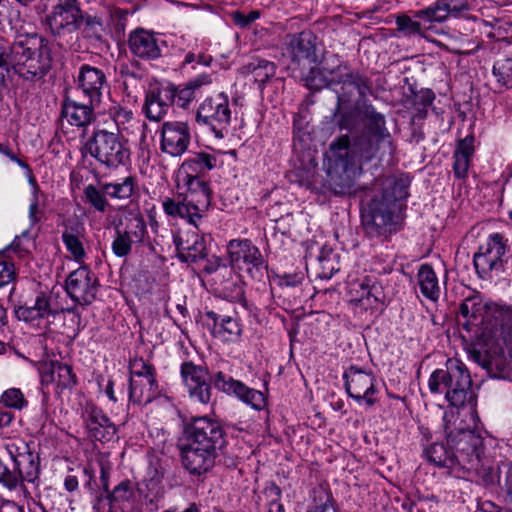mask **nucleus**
<instances>
[{"mask_svg": "<svg viewBox=\"0 0 512 512\" xmlns=\"http://www.w3.org/2000/svg\"><path fill=\"white\" fill-rule=\"evenodd\" d=\"M305 81L309 89L329 87L336 93L333 119L340 130L350 132L329 144L326 155L330 170L351 179L360 175L365 165L393 157L396 145L386 127L385 116L365 101L362 106L356 105L355 109L347 107L356 96L364 100L372 93L370 80L366 76L350 69L337 54H331L325 59L321 70L310 67Z\"/></svg>", "mask_w": 512, "mask_h": 512, "instance_id": "1", "label": "nucleus"}, {"mask_svg": "<svg viewBox=\"0 0 512 512\" xmlns=\"http://www.w3.org/2000/svg\"><path fill=\"white\" fill-rule=\"evenodd\" d=\"M226 445L221 423L208 416L194 417L185 423L177 443L183 468L193 476L208 473Z\"/></svg>", "mask_w": 512, "mask_h": 512, "instance_id": "2", "label": "nucleus"}, {"mask_svg": "<svg viewBox=\"0 0 512 512\" xmlns=\"http://www.w3.org/2000/svg\"><path fill=\"white\" fill-rule=\"evenodd\" d=\"M409 186L410 178L406 175L389 176L382 182V192L375 195L361 213L362 225L368 237L386 240L401 229V214L409 195Z\"/></svg>", "mask_w": 512, "mask_h": 512, "instance_id": "3", "label": "nucleus"}, {"mask_svg": "<svg viewBox=\"0 0 512 512\" xmlns=\"http://www.w3.org/2000/svg\"><path fill=\"white\" fill-rule=\"evenodd\" d=\"M51 67L49 42L36 33L18 35L11 46L0 42V86L11 74L26 81L40 80Z\"/></svg>", "mask_w": 512, "mask_h": 512, "instance_id": "4", "label": "nucleus"}, {"mask_svg": "<svg viewBox=\"0 0 512 512\" xmlns=\"http://www.w3.org/2000/svg\"><path fill=\"white\" fill-rule=\"evenodd\" d=\"M432 394H444L450 406L469 407L476 412L477 394L466 366L458 359H448L445 368L434 370L428 380Z\"/></svg>", "mask_w": 512, "mask_h": 512, "instance_id": "5", "label": "nucleus"}, {"mask_svg": "<svg viewBox=\"0 0 512 512\" xmlns=\"http://www.w3.org/2000/svg\"><path fill=\"white\" fill-rule=\"evenodd\" d=\"M84 149L108 170H116L130 162L131 150L128 141L119 132L97 129L86 141Z\"/></svg>", "mask_w": 512, "mask_h": 512, "instance_id": "6", "label": "nucleus"}, {"mask_svg": "<svg viewBox=\"0 0 512 512\" xmlns=\"http://www.w3.org/2000/svg\"><path fill=\"white\" fill-rule=\"evenodd\" d=\"M232 111L227 94L221 92L205 98L196 111L195 122L209 130L218 139L229 134Z\"/></svg>", "mask_w": 512, "mask_h": 512, "instance_id": "7", "label": "nucleus"}, {"mask_svg": "<svg viewBox=\"0 0 512 512\" xmlns=\"http://www.w3.org/2000/svg\"><path fill=\"white\" fill-rule=\"evenodd\" d=\"M508 251L507 238L498 232L490 234L473 256V264L479 277L484 279L494 270H503L507 263Z\"/></svg>", "mask_w": 512, "mask_h": 512, "instance_id": "8", "label": "nucleus"}, {"mask_svg": "<svg viewBox=\"0 0 512 512\" xmlns=\"http://www.w3.org/2000/svg\"><path fill=\"white\" fill-rule=\"evenodd\" d=\"M232 266L245 268L248 274L258 281L262 280L268 264L259 248L249 239H233L227 245Z\"/></svg>", "mask_w": 512, "mask_h": 512, "instance_id": "9", "label": "nucleus"}, {"mask_svg": "<svg viewBox=\"0 0 512 512\" xmlns=\"http://www.w3.org/2000/svg\"><path fill=\"white\" fill-rule=\"evenodd\" d=\"M345 390L359 405L374 406L377 402L376 376L371 370L351 365L343 373Z\"/></svg>", "mask_w": 512, "mask_h": 512, "instance_id": "10", "label": "nucleus"}, {"mask_svg": "<svg viewBox=\"0 0 512 512\" xmlns=\"http://www.w3.org/2000/svg\"><path fill=\"white\" fill-rule=\"evenodd\" d=\"M447 444L456 456L457 468H477L483 453V438L470 429H458L447 433Z\"/></svg>", "mask_w": 512, "mask_h": 512, "instance_id": "11", "label": "nucleus"}, {"mask_svg": "<svg viewBox=\"0 0 512 512\" xmlns=\"http://www.w3.org/2000/svg\"><path fill=\"white\" fill-rule=\"evenodd\" d=\"M80 20L82 9L78 0H57L46 16L50 32L57 37L78 31Z\"/></svg>", "mask_w": 512, "mask_h": 512, "instance_id": "12", "label": "nucleus"}, {"mask_svg": "<svg viewBox=\"0 0 512 512\" xmlns=\"http://www.w3.org/2000/svg\"><path fill=\"white\" fill-rule=\"evenodd\" d=\"M180 375L190 399L201 404H208L212 397V375L208 368L185 361L180 366Z\"/></svg>", "mask_w": 512, "mask_h": 512, "instance_id": "13", "label": "nucleus"}, {"mask_svg": "<svg viewBox=\"0 0 512 512\" xmlns=\"http://www.w3.org/2000/svg\"><path fill=\"white\" fill-rule=\"evenodd\" d=\"M6 450L14 462L11 474L16 476V487L23 481L34 483L39 478V455L30 451L29 444L20 440L9 443Z\"/></svg>", "mask_w": 512, "mask_h": 512, "instance_id": "14", "label": "nucleus"}, {"mask_svg": "<svg viewBox=\"0 0 512 512\" xmlns=\"http://www.w3.org/2000/svg\"><path fill=\"white\" fill-rule=\"evenodd\" d=\"M211 379L217 390L229 396H235L256 411H261L266 405L265 396L261 391L248 387L222 371L213 373Z\"/></svg>", "mask_w": 512, "mask_h": 512, "instance_id": "15", "label": "nucleus"}, {"mask_svg": "<svg viewBox=\"0 0 512 512\" xmlns=\"http://www.w3.org/2000/svg\"><path fill=\"white\" fill-rule=\"evenodd\" d=\"M287 54L290 57L289 67L292 69H302L307 65L317 64V36L304 30L300 33L288 35Z\"/></svg>", "mask_w": 512, "mask_h": 512, "instance_id": "16", "label": "nucleus"}, {"mask_svg": "<svg viewBox=\"0 0 512 512\" xmlns=\"http://www.w3.org/2000/svg\"><path fill=\"white\" fill-rule=\"evenodd\" d=\"M98 279L87 267L82 266L69 274L65 289L69 297L79 305H90L98 291Z\"/></svg>", "mask_w": 512, "mask_h": 512, "instance_id": "17", "label": "nucleus"}, {"mask_svg": "<svg viewBox=\"0 0 512 512\" xmlns=\"http://www.w3.org/2000/svg\"><path fill=\"white\" fill-rule=\"evenodd\" d=\"M191 129L184 121H166L160 128V150L171 157H181L191 143Z\"/></svg>", "mask_w": 512, "mask_h": 512, "instance_id": "18", "label": "nucleus"}, {"mask_svg": "<svg viewBox=\"0 0 512 512\" xmlns=\"http://www.w3.org/2000/svg\"><path fill=\"white\" fill-rule=\"evenodd\" d=\"M75 90L81 93L85 100L101 103L103 91L108 87L104 71L98 67L82 64L74 76Z\"/></svg>", "mask_w": 512, "mask_h": 512, "instance_id": "19", "label": "nucleus"}, {"mask_svg": "<svg viewBox=\"0 0 512 512\" xmlns=\"http://www.w3.org/2000/svg\"><path fill=\"white\" fill-rule=\"evenodd\" d=\"M460 314L468 321H478L496 327L503 318L504 310L496 303H483L480 295L467 297L460 305Z\"/></svg>", "mask_w": 512, "mask_h": 512, "instance_id": "20", "label": "nucleus"}, {"mask_svg": "<svg viewBox=\"0 0 512 512\" xmlns=\"http://www.w3.org/2000/svg\"><path fill=\"white\" fill-rule=\"evenodd\" d=\"M128 47L130 53L139 60L153 61L162 56L165 42L155 33L138 28L129 33Z\"/></svg>", "mask_w": 512, "mask_h": 512, "instance_id": "21", "label": "nucleus"}, {"mask_svg": "<svg viewBox=\"0 0 512 512\" xmlns=\"http://www.w3.org/2000/svg\"><path fill=\"white\" fill-rule=\"evenodd\" d=\"M177 257L182 263H196L208 256V249L204 235L187 231L173 235Z\"/></svg>", "mask_w": 512, "mask_h": 512, "instance_id": "22", "label": "nucleus"}, {"mask_svg": "<svg viewBox=\"0 0 512 512\" xmlns=\"http://www.w3.org/2000/svg\"><path fill=\"white\" fill-rule=\"evenodd\" d=\"M469 11L467 0H436L427 8L414 12V17L428 23H443L450 17H460Z\"/></svg>", "mask_w": 512, "mask_h": 512, "instance_id": "23", "label": "nucleus"}, {"mask_svg": "<svg viewBox=\"0 0 512 512\" xmlns=\"http://www.w3.org/2000/svg\"><path fill=\"white\" fill-rule=\"evenodd\" d=\"M83 419L91 437L97 441L112 440L117 432L115 424L94 404H87L83 410Z\"/></svg>", "mask_w": 512, "mask_h": 512, "instance_id": "24", "label": "nucleus"}, {"mask_svg": "<svg viewBox=\"0 0 512 512\" xmlns=\"http://www.w3.org/2000/svg\"><path fill=\"white\" fill-rule=\"evenodd\" d=\"M100 104L92 103L90 100L78 101L66 96L62 102L61 116L67 122L78 128H85L95 121V109Z\"/></svg>", "mask_w": 512, "mask_h": 512, "instance_id": "25", "label": "nucleus"}, {"mask_svg": "<svg viewBox=\"0 0 512 512\" xmlns=\"http://www.w3.org/2000/svg\"><path fill=\"white\" fill-rule=\"evenodd\" d=\"M164 212L173 218H181L199 229L200 221L205 217L207 210L200 209L197 203L181 195L176 198L166 197L162 202Z\"/></svg>", "mask_w": 512, "mask_h": 512, "instance_id": "26", "label": "nucleus"}, {"mask_svg": "<svg viewBox=\"0 0 512 512\" xmlns=\"http://www.w3.org/2000/svg\"><path fill=\"white\" fill-rule=\"evenodd\" d=\"M207 319V326L214 337L226 342H233L240 338L242 325L237 317L225 314H218L212 310L204 313Z\"/></svg>", "mask_w": 512, "mask_h": 512, "instance_id": "27", "label": "nucleus"}, {"mask_svg": "<svg viewBox=\"0 0 512 512\" xmlns=\"http://www.w3.org/2000/svg\"><path fill=\"white\" fill-rule=\"evenodd\" d=\"M212 83L211 74H199L196 77L188 80L184 85H166L167 89L172 92V104H176L178 107L187 109L192 101L196 98L197 94L201 92L204 86Z\"/></svg>", "mask_w": 512, "mask_h": 512, "instance_id": "28", "label": "nucleus"}, {"mask_svg": "<svg viewBox=\"0 0 512 512\" xmlns=\"http://www.w3.org/2000/svg\"><path fill=\"white\" fill-rule=\"evenodd\" d=\"M165 86L151 88L145 97L144 112L150 121L159 122L172 104V92Z\"/></svg>", "mask_w": 512, "mask_h": 512, "instance_id": "29", "label": "nucleus"}, {"mask_svg": "<svg viewBox=\"0 0 512 512\" xmlns=\"http://www.w3.org/2000/svg\"><path fill=\"white\" fill-rule=\"evenodd\" d=\"M178 186L184 188L186 193L183 197L197 203L200 209L208 211L211 205L212 191L209 182L202 177H177Z\"/></svg>", "mask_w": 512, "mask_h": 512, "instance_id": "30", "label": "nucleus"}, {"mask_svg": "<svg viewBox=\"0 0 512 512\" xmlns=\"http://www.w3.org/2000/svg\"><path fill=\"white\" fill-rule=\"evenodd\" d=\"M161 395L156 376L129 379L128 400L134 405H146Z\"/></svg>", "mask_w": 512, "mask_h": 512, "instance_id": "31", "label": "nucleus"}, {"mask_svg": "<svg viewBox=\"0 0 512 512\" xmlns=\"http://www.w3.org/2000/svg\"><path fill=\"white\" fill-rule=\"evenodd\" d=\"M216 156L206 153L197 152L186 158L178 169L177 177H202L216 167Z\"/></svg>", "mask_w": 512, "mask_h": 512, "instance_id": "32", "label": "nucleus"}, {"mask_svg": "<svg viewBox=\"0 0 512 512\" xmlns=\"http://www.w3.org/2000/svg\"><path fill=\"white\" fill-rule=\"evenodd\" d=\"M444 442H433L423 445V454L428 462L434 464L438 468L447 469L449 472L457 468V459L453 449Z\"/></svg>", "mask_w": 512, "mask_h": 512, "instance_id": "33", "label": "nucleus"}, {"mask_svg": "<svg viewBox=\"0 0 512 512\" xmlns=\"http://www.w3.org/2000/svg\"><path fill=\"white\" fill-rule=\"evenodd\" d=\"M18 319L31 322L54 315L50 305V298L45 293L37 294L33 301L25 302L15 310Z\"/></svg>", "mask_w": 512, "mask_h": 512, "instance_id": "34", "label": "nucleus"}, {"mask_svg": "<svg viewBox=\"0 0 512 512\" xmlns=\"http://www.w3.org/2000/svg\"><path fill=\"white\" fill-rule=\"evenodd\" d=\"M474 141V136L468 135L457 142L453 153V173L457 179H465L467 177L471 159L475 151Z\"/></svg>", "mask_w": 512, "mask_h": 512, "instance_id": "35", "label": "nucleus"}, {"mask_svg": "<svg viewBox=\"0 0 512 512\" xmlns=\"http://www.w3.org/2000/svg\"><path fill=\"white\" fill-rule=\"evenodd\" d=\"M114 225L136 244L142 243L148 235L147 224L141 213L130 212Z\"/></svg>", "mask_w": 512, "mask_h": 512, "instance_id": "36", "label": "nucleus"}, {"mask_svg": "<svg viewBox=\"0 0 512 512\" xmlns=\"http://www.w3.org/2000/svg\"><path fill=\"white\" fill-rule=\"evenodd\" d=\"M136 490L148 510L156 511L159 509L165 494L163 483L142 480L137 483Z\"/></svg>", "mask_w": 512, "mask_h": 512, "instance_id": "37", "label": "nucleus"}, {"mask_svg": "<svg viewBox=\"0 0 512 512\" xmlns=\"http://www.w3.org/2000/svg\"><path fill=\"white\" fill-rule=\"evenodd\" d=\"M245 76L253 75L255 82L264 85L276 73V65L272 61L262 58H253L240 69Z\"/></svg>", "mask_w": 512, "mask_h": 512, "instance_id": "38", "label": "nucleus"}, {"mask_svg": "<svg viewBox=\"0 0 512 512\" xmlns=\"http://www.w3.org/2000/svg\"><path fill=\"white\" fill-rule=\"evenodd\" d=\"M420 291L424 297L437 301L440 297V286L437 275L429 264H422L417 273Z\"/></svg>", "mask_w": 512, "mask_h": 512, "instance_id": "39", "label": "nucleus"}, {"mask_svg": "<svg viewBox=\"0 0 512 512\" xmlns=\"http://www.w3.org/2000/svg\"><path fill=\"white\" fill-rule=\"evenodd\" d=\"M79 30H81L84 38L100 42L104 34L103 18L99 15H92L82 11V20L79 21Z\"/></svg>", "mask_w": 512, "mask_h": 512, "instance_id": "40", "label": "nucleus"}, {"mask_svg": "<svg viewBox=\"0 0 512 512\" xmlns=\"http://www.w3.org/2000/svg\"><path fill=\"white\" fill-rule=\"evenodd\" d=\"M102 190L112 199L126 200L136 190V180L132 176L125 177L121 182L101 183Z\"/></svg>", "mask_w": 512, "mask_h": 512, "instance_id": "41", "label": "nucleus"}, {"mask_svg": "<svg viewBox=\"0 0 512 512\" xmlns=\"http://www.w3.org/2000/svg\"><path fill=\"white\" fill-rule=\"evenodd\" d=\"M110 501L115 506L123 507L129 503L135 496V488L129 479L122 480L112 491L108 492Z\"/></svg>", "mask_w": 512, "mask_h": 512, "instance_id": "42", "label": "nucleus"}, {"mask_svg": "<svg viewBox=\"0 0 512 512\" xmlns=\"http://www.w3.org/2000/svg\"><path fill=\"white\" fill-rule=\"evenodd\" d=\"M84 198L96 211L104 213L109 207V202L106 198L107 194L100 188L89 184L84 188Z\"/></svg>", "mask_w": 512, "mask_h": 512, "instance_id": "43", "label": "nucleus"}, {"mask_svg": "<svg viewBox=\"0 0 512 512\" xmlns=\"http://www.w3.org/2000/svg\"><path fill=\"white\" fill-rule=\"evenodd\" d=\"M221 294L223 298L231 302H238L246 309H249L245 298L244 282L240 279L226 282L221 290Z\"/></svg>", "mask_w": 512, "mask_h": 512, "instance_id": "44", "label": "nucleus"}, {"mask_svg": "<svg viewBox=\"0 0 512 512\" xmlns=\"http://www.w3.org/2000/svg\"><path fill=\"white\" fill-rule=\"evenodd\" d=\"M369 281L368 276H364L353 281L349 286L351 301L358 303L365 309L370 308L369 294H366L367 290H369Z\"/></svg>", "mask_w": 512, "mask_h": 512, "instance_id": "45", "label": "nucleus"}, {"mask_svg": "<svg viewBox=\"0 0 512 512\" xmlns=\"http://www.w3.org/2000/svg\"><path fill=\"white\" fill-rule=\"evenodd\" d=\"M0 404L5 408L21 411L28 406V401L19 388H9L0 395Z\"/></svg>", "mask_w": 512, "mask_h": 512, "instance_id": "46", "label": "nucleus"}, {"mask_svg": "<svg viewBox=\"0 0 512 512\" xmlns=\"http://www.w3.org/2000/svg\"><path fill=\"white\" fill-rule=\"evenodd\" d=\"M133 244L136 243L114 225V236L111 244L113 254L116 257L125 258L131 253Z\"/></svg>", "mask_w": 512, "mask_h": 512, "instance_id": "47", "label": "nucleus"}, {"mask_svg": "<svg viewBox=\"0 0 512 512\" xmlns=\"http://www.w3.org/2000/svg\"><path fill=\"white\" fill-rule=\"evenodd\" d=\"M493 75L501 86L512 88V58L496 61L493 65Z\"/></svg>", "mask_w": 512, "mask_h": 512, "instance_id": "48", "label": "nucleus"}, {"mask_svg": "<svg viewBox=\"0 0 512 512\" xmlns=\"http://www.w3.org/2000/svg\"><path fill=\"white\" fill-rule=\"evenodd\" d=\"M416 18L410 17L406 14H401L396 17L397 30L406 37L423 35L422 25Z\"/></svg>", "mask_w": 512, "mask_h": 512, "instance_id": "49", "label": "nucleus"}, {"mask_svg": "<svg viewBox=\"0 0 512 512\" xmlns=\"http://www.w3.org/2000/svg\"><path fill=\"white\" fill-rule=\"evenodd\" d=\"M51 373L57 374V386L61 389H71L76 384V375L68 364H56Z\"/></svg>", "mask_w": 512, "mask_h": 512, "instance_id": "50", "label": "nucleus"}, {"mask_svg": "<svg viewBox=\"0 0 512 512\" xmlns=\"http://www.w3.org/2000/svg\"><path fill=\"white\" fill-rule=\"evenodd\" d=\"M337 254L332 251H322L318 256L319 263L322 271L319 273V277L322 279H330L336 272L339 271L338 262L336 258Z\"/></svg>", "mask_w": 512, "mask_h": 512, "instance_id": "51", "label": "nucleus"}, {"mask_svg": "<svg viewBox=\"0 0 512 512\" xmlns=\"http://www.w3.org/2000/svg\"><path fill=\"white\" fill-rule=\"evenodd\" d=\"M129 374V379H145L150 376H156V370L152 364H149L142 358H139L130 362Z\"/></svg>", "mask_w": 512, "mask_h": 512, "instance_id": "52", "label": "nucleus"}, {"mask_svg": "<svg viewBox=\"0 0 512 512\" xmlns=\"http://www.w3.org/2000/svg\"><path fill=\"white\" fill-rule=\"evenodd\" d=\"M29 183L32 186L33 191H32V197H31L30 205H29L28 217H29L31 226H34L35 224H37L40 221V216H39V213H40V209H39L40 188H39L34 176H31V178H29Z\"/></svg>", "mask_w": 512, "mask_h": 512, "instance_id": "53", "label": "nucleus"}, {"mask_svg": "<svg viewBox=\"0 0 512 512\" xmlns=\"http://www.w3.org/2000/svg\"><path fill=\"white\" fill-rule=\"evenodd\" d=\"M368 279H370L369 290H367L366 294H369L370 308H373L377 304H383L385 302L386 294L382 283L376 277L368 276Z\"/></svg>", "mask_w": 512, "mask_h": 512, "instance_id": "54", "label": "nucleus"}, {"mask_svg": "<svg viewBox=\"0 0 512 512\" xmlns=\"http://www.w3.org/2000/svg\"><path fill=\"white\" fill-rule=\"evenodd\" d=\"M83 236H65L62 237V241L67 251L72 255L75 261L80 262L85 257V249L81 238Z\"/></svg>", "mask_w": 512, "mask_h": 512, "instance_id": "55", "label": "nucleus"}, {"mask_svg": "<svg viewBox=\"0 0 512 512\" xmlns=\"http://www.w3.org/2000/svg\"><path fill=\"white\" fill-rule=\"evenodd\" d=\"M63 227L62 237L67 236H83L85 227L76 215L64 217L60 223Z\"/></svg>", "mask_w": 512, "mask_h": 512, "instance_id": "56", "label": "nucleus"}, {"mask_svg": "<svg viewBox=\"0 0 512 512\" xmlns=\"http://www.w3.org/2000/svg\"><path fill=\"white\" fill-rule=\"evenodd\" d=\"M110 115L116 123L118 129L124 128V126L133 120L132 110L122 107L120 105L114 106L110 109Z\"/></svg>", "mask_w": 512, "mask_h": 512, "instance_id": "57", "label": "nucleus"}, {"mask_svg": "<svg viewBox=\"0 0 512 512\" xmlns=\"http://www.w3.org/2000/svg\"><path fill=\"white\" fill-rule=\"evenodd\" d=\"M164 468L161 461L157 457H151L149 459V465L147 468L146 476L143 480H151L155 482L163 483Z\"/></svg>", "mask_w": 512, "mask_h": 512, "instance_id": "58", "label": "nucleus"}, {"mask_svg": "<svg viewBox=\"0 0 512 512\" xmlns=\"http://www.w3.org/2000/svg\"><path fill=\"white\" fill-rule=\"evenodd\" d=\"M260 17V12L258 10H252L248 14H244L241 11H234L231 13V18L235 25L240 28H246L251 23L256 21Z\"/></svg>", "mask_w": 512, "mask_h": 512, "instance_id": "59", "label": "nucleus"}, {"mask_svg": "<svg viewBox=\"0 0 512 512\" xmlns=\"http://www.w3.org/2000/svg\"><path fill=\"white\" fill-rule=\"evenodd\" d=\"M16 276L15 266L12 262H0V288L10 284Z\"/></svg>", "mask_w": 512, "mask_h": 512, "instance_id": "60", "label": "nucleus"}, {"mask_svg": "<svg viewBox=\"0 0 512 512\" xmlns=\"http://www.w3.org/2000/svg\"><path fill=\"white\" fill-rule=\"evenodd\" d=\"M213 61V57L205 54H195L193 52H189L185 55L184 60L181 64V67L184 69L186 66L196 63L205 67L211 65Z\"/></svg>", "mask_w": 512, "mask_h": 512, "instance_id": "61", "label": "nucleus"}, {"mask_svg": "<svg viewBox=\"0 0 512 512\" xmlns=\"http://www.w3.org/2000/svg\"><path fill=\"white\" fill-rule=\"evenodd\" d=\"M0 483L6 488L12 490L16 488V476L11 474V470L0 459Z\"/></svg>", "mask_w": 512, "mask_h": 512, "instance_id": "62", "label": "nucleus"}, {"mask_svg": "<svg viewBox=\"0 0 512 512\" xmlns=\"http://www.w3.org/2000/svg\"><path fill=\"white\" fill-rule=\"evenodd\" d=\"M465 469L470 470L471 468L467 466ZM473 469L477 471V473L482 477L483 482L486 485L495 483L496 479L498 478L496 472L492 467L480 465V462L477 464V468L474 467Z\"/></svg>", "mask_w": 512, "mask_h": 512, "instance_id": "63", "label": "nucleus"}, {"mask_svg": "<svg viewBox=\"0 0 512 512\" xmlns=\"http://www.w3.org/2000/svg\"><path fill=\"white\" fill-rule=\"evenodd\" d=\"M114 506L108 494L97 496L93 502L94 512H113Z\"/></svg>", "mask_w": 512, "mask_h": 512, "instance_id": "64", "label": "nucleus"}]
</instances>
